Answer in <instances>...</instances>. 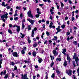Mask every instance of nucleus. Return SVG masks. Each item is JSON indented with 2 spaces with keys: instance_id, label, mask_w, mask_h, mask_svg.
I'll use <instances>...</instances> for the list:
<instances>
[{
  "instance_id": "7ed1b4c3",
  "label": "nucleus",
  "mask_w": 79,
  "mask_h": 79,
  "mask_svg": "<svg viewBox=\"0 0 79 79\" xmlns=\"http://www.w3.org/2000/svg\"><path fill=\"white\" fill-rule=\"evenodd\" d=\"M37 28L35 27L34 28V29H33L32 32H31V36L32 37H34V31H37Z\"/></svg>"
},
{
  "instance_id": "4d7b16f0",
  "label": "nucleus",
  "mask_w": 79,
  "mask_h": 79,
  "mask_svg": "<svg viewBox=\"0 0 79 79\" xmlns=\"http://www.w3.org/2000/svg\"><path fill=\"white\" fill-rule=\"evenodd\" d=\"M12 24H9V26L10 27H12Z\"/></svg>"
},
{
  "instance_id": "423d86ee",
  "label": "nucleus",
  "mask_w": 79,
  "mask_h": 79,
  "mask_svg": "<svg viewBox=\"0 0 79 79\" xmlns=\"http://www.w3.org/2000/svg\"><path fill=\"white\" fill-rule=\"evenodd\" d=\"M52 53L54 54V56H57V55H58V52H56L55 50H54L52 51Z\"/></svg>"
},
{
  "instance_id": "4c0bfd02",
  "label": "nucleus",
  "mask_w": 79,
  "mask_h": 79,
  "mask_svg": "<svg viewBox=\"0 0 79 79\" xmlns=\"http://www.w3.org/2000/svg\"><path fill=\"white\" fill-rule=\"evenodd\" d=\"M77 73H78V76H79V68H78V69H77Z\"/></svg>"
},
{
  "instance_id": "5701e85b",
  "label": "nucleus",
  "mask_w": 79,
  "mask_h": 79,
  "mask_svg": "<svg viewBox=\"0 0 79 79\" xmlns=\"http://www.w3.org/2000/svg\"><path fill=\"white\" fill-rule=\"evenodd\" d=\"M22 29H23L24 28V27H25V25H24V24L22 23Z\"/></svg>"
},
{
  "instance_id": "09e8293b",
  "label": "nucleus",
  "mask_w": 79,
  "mask_h": 79,
  "mask_svg": "<svg viewBox=\"0 0 79 79\" xmlns=\"http://www.w3.org/2000/svg\"><path fill=\"white\" fill-rule=\"evenodd\" d=\"M75 18L74 17H72V21H74V19Z\"/></svg>"
},
{
  "instance_id": "473e14b6",
  "label": "nucleus",
  "mask_w": 79,
  "mask_h": 79,
  "mask_svg": "<svg viewBox=\"0 0 79 79\" xmlns=\"http://www.w3.org/2000/svg\"><path fill=\"white\" fill-rule=\"evenodd\" d=\"M18 19V17H15L14 18V20L15 21H17Z\"/></svg>"
},
{
  "instance_id": "f03ea898",
  "label": "nucleus",
  "mask_w": 79,
  "mask_h": 79,
  "mask_svg": "<svg viewBox=\"0 0 79 79\" xmlns=\"http://www.w3.org/2000/svg\"><path fill=\"white\" fill-rule=\"evenodd\" d=\"M37 10V13L38 14H37L35 15V17L36 18H39V16H40V14H41V12H40L39 11V9L37 8L36 9Z\"/></svg>"
},
{
  "instance_id": "49530a36",
  "label": "nucleus",
  "mask_w": 79,
  "mask_h": 79,
  "mask_svg": "<svg viewBox=\"0 0 79 79\" xmlns=\"http://www.w3.org/2000/svg\"><path fill=\"white\" fill-rule=\"evenodd\" d=\"M2 61H3V60L1 59L0 61V64H2Z\"/></svg>"
},
{
  "instance_id": "f704fd0d",
  "label": "nucleus",
  "mask_w": 79,
  "mask_h": 79,
  "mask_svg": "<svg viewBox=\"0 0 79 79\" xmlns=\"http://www.w3.org/2000/svg\"><path fill=\"white\" fill-rule=\"evenodd\" d=\"M56 61H61V58H57L56 59Z\"/></svg>"
},
{
  "instance_id": "e433bc0d",
  "label": "nucleus",
  "mask_w": 79,
  "mask_h": 79,
  "mask_svg": "<svg viewBox=\"0 0 79 79\" xmlns=\"http://www.w3.org/2000/svg\"><path fill=\"white\" fill-rule=\"evenodd\" d=\"M54 39H55V40L56 41V40H57L58 39V37L57 36H54Z\"/></svg>"
},
{
  "instance_id": "ddd939ff",
  "label": "nucleus",
  "mask_w": 79,
  "mask_h": 79,
  "mask_svg": "<svg viewBox=\"0 0 79 79\" xmlns=\"http://www.w3.org/2000/svg\"><path fill=\"white\" fill-rule=\"evenodd\" d=\"M38 61L39 62V63H42V62L43 61V60L41 58H38Z\"/></svg>"
},
{
  "instance_id": "c85d7f7f",
  "label": "nucleus",
  "mask_w": 79,
  "mask_h": 79,
  "mask_svg": "<svg viewBox=\"0 0 79 79\" xmlns=\"http://www.w3.org/2000/svg\"><path fill=\"white\" fill-rule=\"evenodd\" d=\"M73 43L75 45H77V42L76 41H74Z\"/></svg>"
},
{
  "instance_id": "393cba45",
  "label": "nucleus",
  "mask_w": 79,
  "mask_h": 79,
  "mask_svg": "<svg viewBox=\"0 0 79 79\" xmlns=\"http://www.w3.org/2000/svg\"><path fill=\"white\" fill-rule=\"evenodd\" d=\"M56 73H57V74H60V71L58 70H56Z\"/></svg>"
},
{
  "instance_id": "37998d69",
  "label": "nucleus",
  "mask_w": 79,
  "mask_h": 79,
  "mask_svg": "<svg viewBox=\"0 0 79 79\" xmlns=\"http://www.w3.org/2000/svg\"><path fill=\"white\" fill-rule=\"evenodd\" d=\"M28 42L29 44H31V41L29 39V38H28Z\"/></svg>"
},
{
  "instance_id": "9d476101",
  "label": "nucleus",
  "mask_w": 79,
  "mask_h": 79,
  "mask_svg": "<svg viewBox=\"0 0 79 79\" xmlns=\"http://www.w3.org/2000/svg\"><path fill=\"white\" fill-rule=\"evenodd\" d=\"M62 53L64 54V55H66V49H64L62 50Z\"/></svg>"
},
{
  "instance_id": "b1692460",
  "label": "nucleus",
  "mask_w": 79,
  "mask_h": 79,
  "mask_svg": "<svg viewBox=\"0 0 79 79\" xmlns=\"http://www.w3.org/2000/svg\"><path fill=\"white\" fill-rule=\"evenodd\" d=\"M28 31H30V30H31V27L30 26V25L28 26Z\"/></svg>"
},
{
  "instance_id": "0eeeda50",
  "label": "nucleus",
  "mask_w": 79,
  "mask_h": 79,
  "mask_svg": "<svg viewBox=\"0 0 79 79\" xmlns=\"http://www.w3.org/2000/svg\"><path fill=\"white\" fill-rule=\"evenodd\" d=\"M72 73V71L71 70H69V72L68 71V70H66V73L67 74H68L69 76H71V75L72 74L71 73Z\"/></svg>"
},
{
  "instance_id": "c756f323",
  "label": "nucleus",
  "mask_w": 79,
  "mask_h": 79,
  "mask_svg": "<svg viewBox=\"0 0 79 79\" xmlns=\"http://www.w3.org/2000/svg\"><path fill=\"white\" fill-rule=\"evenodd\" d=\"M46 35L47 36L50 35V33L48 32V31H46Z\"/></svg>"
},
{
  "instance_id": "6ab92c4d",
  "label": "nucleus",
  "mask_w": 79,
  "mask_h": 79,
  "mask_svg": "<svg viewBox=\"0 0 79 79\" xmlns=\"http://www.w3.org/2000/svg\"><path fill=\"white\" fill-rule=\"evenodd\" d=\"M24 62L25 63H27V64H29V63H30V61L29 60L27 61L25 60L24 61Z\"/></svg>"
},
{
  "instance_id": "680f3d73",
  "label": "nucleus",
  "mask_w": 79,
  "mask_h": 79,
  "mask_svg": "<svg viewBox=\"0 0 79 79\" xmlns=\"http://www.w3.org/2000/svg\"><path fill=\"white\" fill-rule=\"evenodd\" d=\"M43 28H44V29H45V25L44 24L43 25Z\"/></svg>"
},
{
  "instance_id": "f257e3e1",
  "label": "nucleus",
  "mask_w": 79,
  "mask_h": 79,
  "mask_svg": "<svg viewBox=\"0 0 79 79\" xmlns=\"http://www.w3.org/2000/svg\"><path fill=\"white\" fill-rule=\"evenodd\" d=\"M8 13H6V14L2 15L1 16V19L2 21H3L4 23H5V19H4V18H6V19H7L8 18Z\"/></svg>"
},
{
  "instance_id": "8fccbe9b",
  "label": "nucleus",
  "mask_w": 79,
  "mask_h": 79,
  "mask_svg": "<svg viewBox=\"0 0 79 79\" xmlns=\"http://www.w3.org/2000/svg\"><path fill=\"white\" fill-rule=\"evenodd\" d=\"M24 22H25V19H24L23 21L22 22V24H24Z\"/></svg>"
},
{
  "instance_id": "bb28decb",
  "label": "nucleus",
  "mask_w": 79,
  "mask_h": 79,
  "mask_svg": "<svg viewBox=\"0 0 79 79\" xmlns=\"http://www.w3.org/2000/svg\"><path fill=\"white\" fill-rule=\"evenodd\" d=\"M2 5L3 6H6V5H5V2H4L2 3Z\"/></svg>"
},
{
  "instance_id": "ea45409f",
  "label": "nucleus",
  "mask_w": 79,
  "mask_h": 79,
  "mask_svg": "<svg viewBox=\"0 0 79 79\" xmlns=\"http://www.w3.org/2000/svg\"><path fill=\"white\" fill-rule=\"evenodd\" d=\"M6 71L5 70L3 72V75H5V74H6Z\"/></svg>"
},
{
  "instance_id": "3c124183",
  "label": "nucleus",
  "mask_w": 79,
  "mask_h": 79,
  "mask_svg": "<svg viewBox=\"0 0 79 79\" xmlns=\"http://www.w3.org/2000/svg\"><path fill=\"white\" fill-rule=\"evenodd\" d=\"M76 56V53H74V56H73V58H75Z\"/></svg>"
},
{
  "instance_id": "cd10ccee",
  "label": "nucleus",
  "mask_w": 79,
  "mask_h": 79,
  "mask_svg": "<svg viewBox=\"0 0 79 79\" xmlns=\"http://www.w3.org/2000/svg\"><path fill=\"white\" fill-rule=\"evenodd\" d=\"M33 46L34 47H36L37 46V44H33Z\"/></svg>"
},
{
  "instance_id": "a19ab883",
  "label": "nucleus",
  "mask_w": 79,
  "mask_h": 79,
  "mask_svg": "<svg viewBox=\"0 0 79 79\" xmlns=\"http://www.w3.org/2000/svg\"><path fill=\"white\" fill-rule=\"evenodd\" d=\"M53 64H54V63H53V62L52 61V63L51 64V67H52V66H53Z\"/></svg>"
},
{
  "instance_id": "864d4df0",
  "label": "nucleus",
  "mask_w": 79,
  "mask_h": 79,
  "mask_svg": "<svg viewBox=\"0 0 79 79\" xmlns=\"http://www.w3.org/2000/svg\"><path fill=\"white\" fill-rule=\"evenodd\" d=\"M49 19H51V20L53 19V17H52V16H50V17L49 18Z\"/></svg>"
},
{
  "instance_id": "603ef678",
  "label": "nucleus",
  "mask_w": 79,
  "mask_h": 79,
  "mask_svg": "<svg viewBox=\"0 0 79 79\" xmlns=\"http://www.w3.org/2000/svg\"><path fill=\"white\" fill-rule=\"evenodd\" d=\"M47 40H45L44 42V44L45 45V44H46L47 45Z\"/></svg>"
},
{
  "instance_id": "1a4fd4ad",
  "label": "nucleus",
  "mask_w": 79,
  "mask_h": 79,
  "mask_svg": "<svg viewBox=\"0 0 79 79\" xmlns=\"http://www.w3.org/2000/svg\"><path fill=\"white\" fill-rule=\"evenodd\" d=\"M27 77V74H25L23 75V74H22V79H26Z\"/></svg>"
},
{
  "instance_id": "79ce46f5",
  "label": "nucleus",
  "mask_w": 79,
  "mask_h": 79,
  "mask_svg": "<svg viewBox=\"0 0 79 79\" xmlns=\"http://www.w3.org/2000/svg\"><path fill=\"white\" fill-rule=\"evenodd\" d=\"M57 32H56L55 33L56 34H57L58 32H60L61 31L60 30H57Z\"/></svg>"
},
{
  "instance_id": "a211bd4d",
  "label": "nucleus",
  "mask_w": 79,
  "mask_h": 79,
  "mask_svg": "<svg viewBox=\"0 0 79 79\" xmlns=\"http://www.w3.org/2000/svg\"><path fill=\"white\" fill-rule=\"evenodd\" d=\"M20 35H22L21 38H24V37L25 36V35L23 34V33H20Z\"/></svg>"
},
{
  "instance_id": "4be33fe9",
  "label": "nucleus",
  "mask_w": 79,
  "mask_h": 79,
  "mask_svg": "<svg viewBox=\"0 0 79 79\" xmlns=\"http://www.w3.org/2000/svg\"><path fill=\"white\" fill-rule=\"evenodd\" d=\"M21 52L22 54H23H23H24V53H25V51H24V50H23L21 51Z\"/></svg>"
},
{
  "instance_id": "dca6fc26",
  "label": "nucleus",
  "mask_w": 79,
  "mask_h": 79,
  "mask_svg": "<svg viewBox=\"0 0 79 79\" xmlns=\"http://www.w3.org/2000/svg\"><path fill=\"white\" fill-rule=\"evenodd\" d=\"M56 30L57 31H60H60H61V29H60V26H59L58 27L56 28Z\"/></svg>"
},
{
  "instance_id": "412c9836",
  "label": "nucleus",
  "mask_w": 79,
  "mask_h": 79,
  "mask_svg": "<svg viewBox=\"0 0 79 79\" xmlns=\"http://www.w3.org/2000/svg\"><path fill=\"white\" fill-rule=\"evenodd\" d=\"M8 76H9L8 74H7L5 76L4 78H5V79H7V78H8Z\"/></svg>"
},
{
  "instance_id": "72a5a7b5",
  "label": "nucleus",
  "mask_w": 79,
  "mask_h": 79,
  "mask_svg": "<svg viewBox=\"0 0 79 79\" xmlns=\"http://www.w3.org/2000/svg\"><path fill=\"white\" fill-rule=\"evenodd\" d=\"M61 27L62 29H64V27H65V25H63L61 26Z\"/></svg>"
},
{
  "instance_id": "20e7f679",
  "label": "nucleus",
  "mask_w": 79,
  "mask_h": 79,
  "mask_svg": "<svg viewBox=\"0 0 79 79\" xmlns=\"http://www.w3.org/2000/svg\"><path fill=\"white\" fill-rule=\"evenodd\" d=\"M27 21L29 22L30 23L31 25H33V24H34V22H35V21L33 20H32L30 19H27Z\"/></svg>"
},
{
  "instance_id": "9b49d317",
  "label": "nucleus",
  "mask_w": 79,
  "mask_h": 79,
  "mask_svg": "<svg viewBox=\"0 0 79 79\" xmlns=\"http://www.w3.org/2000/svg\"><path fill=\"white\" fill-rule=\"evenodd\" d=\"M16 31L17 32H19V31H20V26H18V25H16Z\"/></svg>"
},
{
  "instance_id": "2f4dec72",
  "label": "nucleus",
  "mask_w": 79,
  "mask_h": 79,
  "mask_svg": "<svg viewBox=\"0 0 79 79\" xmlns=\"http://www.w3.org/2000/svg\"><path fill=\"white\" fill-rule=\"evenodd\" d=\"M55 74L54 73L52 74V75L51 76V77L52 78H54V77H55Z\"/></svg>"
},
{
  "instance_id": "f8f14e48",
  "label": "nucleus",
  "mask_w": 79,
  "mask_h": 79,
  "mask_svg": "<svg viewBox=\"0 0 79 79\" xmlns=\"http://www.w3.org/2000/svg\"><path fill=\"white\" fill-rule=\"evenodd\" d=\"M67 60H69V61H71V58L68 54L67 55Z\"/></svg>"
},
{
  "instance_id": "aec40b11",
  "label": "nucleus",
  "mask_w": 79,
  "mask_h": 79,
  "mask_svg": "<svg viewBox=\"0 0 79 79\" xmlns=\"http://www.w3.org/2000/svg\"><path fill=\"white\" fill-rule=\"evenodd\" d=\"M73 59H75L76 61H78L79 60V59H78V57H75V58H73Z\"/></svg>"
},
{
  "instance_id": "c03bdc74",
  "label": "nucleus",
  "mask_w": 79,
  "mask_h": 79,
  "mask_svg": "<svg viewBox=\"0 0 79 79\" xmlns=\"http://www.w3.org/2000/svg\"><path fill=\"white\" fill-rule=\"evenodd\" d=\"M8 32L10 33V34H12V32H11V31L10 30H8Z\"/></svg>"
},
{
  "instance_id": "f3484780",
  "label": "nucleus",
  "mask_w": 79,
  "mask_h": 79,
  "mask_svg": "<svg viewBox=\"0 0 79 79\" xmlns=\"http://www.w3.org/2000/svg\"><path fill=\"white\" fill-rule=\"evenodd\" d=\"M67 65V61H66L65 60L64 63V66H66V65Z\"/></svg>"
},
{
  "instance_id": "6e6552de",
  "label": "nucleus",
  "mask_w": 79,
  "mask_h": 79,
  "mask_svg": "<svg viewBox=\"0 0 79 79\" xmlns=\"http://www.w3.org/2000/svg\"><path fill=\"white\" fill-rule=\"evenodd\" d=\"M12 55L14 56L15 57H19V55L18 54V53L16 52H14L12 53Z\"/></svg>"
},
{
  "instance_id": "4468645a",
  "label": "nucleus",
  "mask_w": 79,
  "mask_h": 79,
  "mask_svg": "<svg viewBox=\"0 0 79 79\" xmlns=\"http://www.w3.org/2000/svg\"><path fill=\"white\" fill-rule=\"evenodd\" d=\"M36 52H32V55L33 56L35 57L36 56Z\"/></svg>"
},
{
  "instance_id": "7c9ffc66",
  "label": "nucleus",
  "mask_w": 79,
  "mask_h": 79,
  "mask_svg": "<svg viewBox=\"0 0 79 79\" xmlns=\"http://www.w3.org/2000/svg\"><path fill=\"white\" fill-rule=\"evenodd\" d=\"M73 65L74 67H75L76 66V64H75V61H73Z\"/></svg>"
},
{
  "instance_id": "774afa93",
  "label": "nucleus",
  "mask_w": 79,
  "mask_h": 79,
  "mask_svg": "<svg viewBox=\"0 0 79 79\" xmlns=\"http://www.w3.org/2000/svg\"><path fill=\"white\" fill-rule=\"evenodd\" d=\"M41 21L42 22H45V20H44V19H43L42 20H41Z\"/></svg>"
},
{
  "instance_id": "13d9d810",
  "label": "nucleus",
  "mask_w": 79,
  "mask_h": 79,
  "mask_svg": "<svg viewBox=\"0 0 79 79\" xmlns=\"http://www.w3.org/2000/svg\"><path fill=\"white\" fill-rule=\"evenodd\" d=\"M76 30H75L73 33V34H74V35H76Z\"/></svg>"
},
{
  "instance_id": "2eb2a0df",
  "label": "nucleus",
  "mask_w": 79,
  "mask_h": 79,
  "mask_svg": "<svg viewBox=\"0 0 79 79\" xmlns=\"http://www.w3.org/2000/svg\"><path fill=\"white\" fill-rule=\"evenodd\" d=\"M50 57L51 58L52 61H53V60H54L55 58V56H50Z\"/></svg>"
},
{
  "instance_id": "bf43d9fd",
  "label": "nucleus",
  "mask_w": 79,
  "mask_h": 79,
  "mask_svg": "<svg viewBox=\"0 0 79 79\" xmlns=\"http://www.w3.org/2000/svg\"><path fill=\"white\" fill-rule=\"evenodd\" d=\"M14 69H15V70H16V69H17V67H16V66H15V68H14Z\"/></svg>"
},
{
  "instance_id": "a878e982",
  "label": "nucleus",
  "mask_w": 79,
  "mask_h": 79,
  "mask_svg": "<svg viewBox=\"0 0 79 79\" xmlns=\"http://www.w3.org/2000/svg\"><path fill=\"white\" fill-rule=\"evenodd\" d=\"M23 13H21L20 15V18L21 19H22V18H23Z\"/></svg>"
},
{
  "instance_id": "de8ad7c7",
  "label": "nucleus",
  "mask_w": 79,
  "mask_h": 79,
  "mask_svg": "<svg viewBox=\"0 0 79 79\" xmlns=\"http://www.w3.org/2000/svg\"><path fill=\"white\" fill-rule=\"evenodd\" d=\"M69 2V3L70 4H71L72 3V1L71 0H68Z\"/></svg>"
},
{
  "instance_id": "c9c22d12",
  "label": "nucleus",
  "mask_w": 79,
  "mask_h": 79,
  "mask_svg": "<svg viewBox=\"0 0 79 79\" xmlns=\"http://www.w3.org/2000/svg\"><path fill=\"white\" fill-rule=\"evenodd\" d=\"M60 3H61V6L62 7H63V6H64V4H63V2H60Z\"/></svg>"
},
{
  "instance_id": "a18cd8bd",
  "label": "nucleus",
  "mask_w": 79,
  "mask_h": 79,
  "mask_svg": "<svg viewBox=\"0 0 79 79\" xmlns=\"http://www.w3.org/2000/svg\"><path fill=\"white\" fill-rule=\"evenodd\" d=\"M12 77H15V74L13 73H12Z\"/></svg>"
},
{
  "instance_id": "39448f33",
  "label": "nucleus",
  "mask_w": 79,
  "mask_h": 79,
  "mask_svg": "<svg viewBox=\"0 0 79 79\" xmlns=\"http://www.w3.org/2000/svg\"><path fill=\"white\" fill-rule=\"evenodd\" d=\"M28 16L30 18H33V15H32V12L31 11L29 10L27 12Z\"/></svg>"
},
{
  "instance_id": "052dcab7",
  "label": "nucleus",
  "mask_w": 79,
  "mask_h": 79,
  "mask_svg": "<svg viewBox=\"0 0 79 79\" xmlns=\"http://www.w3.org/2000/svg\"><path fill=\"white\" fill-rule=\"evenodd\" d=\"M68 19V17H66L65 18V20H67V19Z\"/></svg>"
},
{
  "instance_id": "338daca9",
  "label": "nucleus",
  "mask_w": 79,
  "mask_h": 79,
  "mask_svg": "<svg viewBox=\"0 0 79 79\" xmlns=\"http://www.w3.org/2000/svg\"><path fill=\"white\" fill-rule=\"evenodd\" d=\"M35 68H36V69H37V68H38V66L37 65L35 66Z\"/></svg>"
},
{
  "instance_id": "69168bd1",
  "label": "nucleus",
  "mask_w": 79,
  "mask_h": 79,
  "mask_svg": "<svg viewBox=\"0 0 79 79\" xmlns=\"http://www.w3.org/2000/svg\"><path fill=\"white\" fill-rule=\"evenodd\" d=\"M11 7L9 6H7V8L8 10V9H10Z\"/></svg>"
},
{
  "instance_id": "6e6d98bb",
  "label": "nucleus",
  "mask_w": 79,
  "mask_h": 79,
  "mask_svg": "<svg viewBox=\"0 0 79 79\" xmlns=\"http://www.w3.org/2000/svg\"><path fill=\"white\" fill-rule=\"evenodd\" d=\"M23 9L24 11H26V7H23Z\"/></svg>"
},
{
  "instance_id": "0e129e2a",
  "label": "nucleus",
  "mask_w": 79,
  "mask_h": 79,
  "mask_svg": "<svg viewBox=\"0 0 79 79\" xmlns=\"http://www.w3.org/2000/svg\"><path fill=\"white\" fill-rule=\"evenodd\" d=\"M11 50V48H9L8 49V51H9V52H10Z\"/></svg>"
},
{
  "instance_id": "5fc2aeb1",
  "label": "nucleus",
  "mask_w": 79,
  "mask_h": 79,
  "mask_svg": "<svg viewBox=\"0 0 79 79\" xmlns=\"http://www.w3.org/2000/svg\"><path fill=\"white\" fill-rule=\"evenodd\" d=\"M70 35V33L69 32H68L67 33V35Z\"/></svg>"
},
{
  "instance_id": "58836bf2",
  "label": "nucleus",
  "mask_w": 79,
  "mask_h": 79,
  "mask_svg": "<svg viewBox=\"0 0 79 79\" xmlns=\"http://www.w3.org/2000/svg\"><path fill=\"white\" fill-rule=\"evenodd\" d=\"M10 64L12 65V66H14V65H15V63H13V62H11L10 63Z\"/></svg>"
},
{
  "instance_id": "e2e57ef3",
  "label": "nucleus",
  "mask_w": 79,
  "mask_h": 79,
  "mask_svg": "<svg viewBox=\"0 0 79 79\" xmlns=\"http://www.w3.org/2000/svg\"><path fill=\"white\" fill-rule=\"evenodd\" d=\"M73 29H75V30H76V29H77V27H73Z\"/></svg>"
}]
</instances>
